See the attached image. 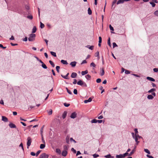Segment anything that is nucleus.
<instances>
[{
	"mask_svg": "<svg viewBox=\"0 0 158 158\" xmlns=\"http://www.w3.org/2000/svg\"><path fill=\"white\" fill-rule=\"evenodd\" d=\"M77 84L78 85H81L82 86L85 87H87V85L84 82V81H83L81 80H80L77 82Z\"/></svg>",
	"mask_w": 158,
	"mask_h": 158,
	"instance_id": "f257e3e1",
	"label": "nucleus"
},
{
	"mask_svg": "<svg viewBox=\"0 0 158 158\" xmlns=\"http://www.w3.org/2000/svg\"><path fill=\"white\" fill-rule=\"evenodd\" d=\"M36 35L34 34H31L30 35V37L28 38V40L29 41H33L35 40V38Z\"/></svg>",
	"mask_w": 158,
	"mask_h": 158,
	"instance_id": "f03ea898",
	"label": "nucleus"
},
{
	"mask_svg": "<svg viewBox=\"0 0 158 158\" xmlns=\"http://www.w3.org/2000/svg\"><path fill=\"white\" fill-rule=\"evenodd\" d=\"M27 148H28L29 147L31 144V139L30 137H28L27 138Z\"/></svg>",
	"mask_w": 158,
	"mask_h": 158,
	"instance_id": "7ed1b4c3",
	"label": "nucleus"
},
{
	"mask_svg": "<svg viewBox=\"0 0 158 158\" xmlns=\"http://www.w3.org/2000/svg\"><path fill=\"white\" fill-rule=\"evenodd\" d=\"M158 1L157 0H152V2H150L149 3L151 4L152 7H154L156 6V4L155 3H157Z\"/></svg>",
	"mask_w": 158,
	"mask_h": 158,
	"instance_id": "20e7f679",
	"label": "nucleus"
},
{
	"mask_svg": "<svg viewBox=\"0 0 158 158\" xmlns=\"http://www.w3.org/2000/svg\"><path fill=\"white\" fill-rule=\"evenodd\" d=\"M48 155L44 153L40 155L39 158H48Z\"/></svg>",
	"mask_w": 158,
	"mask_h": 158,
	"instance_id": "39448f33",
	"label": "nucleus"
},
{
	"mask_svg": "<svg viewBox=\"0 0 158 158\" xmlns=\"http://www.w3.org/2000/svg\"><path fill=\"white\" fill-rule=\"evenodd\" d=\"M77 113L74 112L72 113L70 117L72 118H75L77 117Z\"/></svg>",
	"mask_w": 158,
	"mask_h": 158,
	"instance_id": "423d86ee",
	"label": "nucleus"
},
{
	"mask_svg": "<svg viewBox=\"0 0 158 158\" xmlns=\"http://www.w3.org/2000/svg\"><path fill=\"white\" fill-rule=\"evenodd\" d=\"M137 146L136 144H135V147L134 148H133V149L132 150L131 152L130 153V154H129V156H131L135 152V149L136 148Z\"/></svg>",
	"mask_w": 158,
	"mask_h": 158,
	"instance_id": "0eeeda50",
	"label": "nucleus"
},
{
	"mask_svg": "<svg viewBox=\"0 0 158 158\" xmlns=\"http://www.w3.org/2000/svg\"><path fill=\"white\" fill-rule=\"evenodd\" d=\"M128 0H119L117 2V4L118 5L120 3H123L125 1L127 2Z\"/></svg>",
	"mask_w": 158,
	"mask_h": 158,
	"instance_id": "6e6552de",
	"label": "nucleus"
},
{
	"mask_svg": "<svg viewBox=\"0 0 158 158\" xmlns=\"http://www.w3.org/2000/svg\"><path fill=\"white\" fill-rule=\"evenodd\" d=\"M67 151L66 150H63L62 152V155L65 156L67 155Z\"/></svg>",
	"mask_w": 158,
	"mask_h": 158,
	"instance_id": "1a4fd4ad",
	"label": "nucleus"
},
{
	"mask_svg": "<svg viewBox=\"0 0 158 158\" xmlns=\"http://www.w3.org/2000/svg\"><path fill=\"white\" fill-rule=\"evenodd\" d=\"M2 120L5 122H7L8 121V119L7 118L4 116H2Z\"/></svg>",
	"mask_w": 158,
	"mask_h": 158,
	"instance_id": "9d476101",
	"label": "nucleus"
},
{
	"mask_svg": "<svg viewBox=\"0 0 158 158\" xmlns=\"http://www.w3.org/2000/svg\"><path fill=\"white\" fill-rule=\"evenodd\" d=\"M77 75V74L76 73H73L71 76V77L72 78H76Z\"/></svg>",
	"mask_w": 158,
	"mask_h": 158,
	"instance_id": "9b49d317",
	"label": "nucleus"
},
{
	"mask_svg": "<svg viewBox=\"0 0 158 158\" xmlns=\"http://www.w3.org/2000/svg\"><path fill=\"white\" fill-rule=\"evenodd\" d=\"M9 125L11 128H16V127L15 125L12 123H10Z\"/></svg>",
	"mask_w": 158,
	"mask_h": 158,
	"instance_id": "f8f14e48",
	"label": "nucleus"
},
{
	"mask_svg": "<svg viewBox=\"0 0 158 158\" xmlns=\"http://www.w3.org/2000/svg\"><path fill=\"white\" fill-rule=\"evenodd\" d=\"M100 75L101 76H103L105 73V72L104 69L103 68H102V69L100 68Z\"/></svg>",
	"mask_w": 158,
	"mask_h": 158,
	"instance_id": "ddd939ff",
	"label": "nucleus"
},
{
	"mask_svg": "<svg viewBox=\"0 0 158 158\" xmlns=\"http://www.w3.org/2000/svg\"><path fill=\"white\" fill-rule=\"evenodd\" d=\"M77 62L76 61H73L71 62L70 65L73 67H75Z\"/></svg>",
	"mask_w": 158,
	"mask_h": 158,
	"instance_id": "4468645a",
	"label": "nucleus"
},
{
	"mask_svg": "<svg viewBox=\"0 0 158 158\" xmlns=\"http://www.w3.org/2000/svg\"><path fill=\"white\" fill-rule=\"evenodd\" d=\"M69 73H68L65 76H63V75H61V76L63 78H64V79H69V78H68V75H69Z\"/></svg>",
	"mask_w": 158,
	"mask_h": 158,
	"instance_id": "2eb2a0df",
	"label": "nucleus"
},
{
	"mask_svg": "<svg viewBox=\"0 0 158 158\" xmlns=\"http://www.w3.org/2000/svg\"><path fill=\"white\" fill-rule=\"evenodd\" d=\"M92 98H89L88 100H85L84 102L85 103H86L88 102H90L92 101Z\"/></svg>",
	"mask_w": 158,
	"mask_h": 158,
	"instance_id": "dca6fc26",
	"label": "nucleus"
},
{
	"mask_svg": "<svg viewBox=\"0 0 158 158\" xmlns=\"http://www.w3.org/2000/svg\"><path fill=\"white\" fill-rule=\"evenodd\" d=\"M66 142L67 144H69V137L67 135L65 139Z\"/></svg>",
	"mask_w": 158,
	"mask_h": 158,
	"instance_id": "f3484780",
	"label": "nucleus"
},
{
	"mask_svg": "<svg viewBox=\"0 0 158 158\" xmlns=\"http://www.w3.org/2000/svg\"><path fill=\"white\" fill-rule=\"evenodd\" d=\"M135 142H136V143L135 144L136 145H137L139 143V142L138 141V138H137V135H135Z\"/></svg>",
	"mask_w": 158,
	"mask_h": 158,
	"instance_id": "a211bd4d",
	"label": "nucleus"
},
{
	"mask_svg": "<svg viewBox=\"0 0 158 158\" xmlns=\"http://www.w3.org/2000/svg\"><path fill=\"white\" fill-rule=\"evenodd\" d=\"M67 112L66 111H64L62 114V118L63 119H64L65 118L66 116H67Z\"/></svg>",
	"mask_w": 158,
	"mask_h": 158,
	"instance_id": "6ab92c4d",
	"label": "nucleus"
},
{
	"mask_svg": "<svg viewBox=\"0 0 158 158\" xmlns=\"http://www.w3.org/2000/svg\"><path fill=\"white\" fill-rule=\"evenodd\" d=\"M86 47L88 48L89 49L92 50L94 49V46H90V45H87L85 47Z\"/></svg>",
	"mask_w": 158,
	"mask_h": 158,
	"instance_id": "aec40b11",
	"label": "nucleus"
},
{
	"mask_svg": "<svg viewBox=\"0 0 158 158\" xmlns=\"http://www.w3.org/2000/svg\"><path fill=\"white\" fill-rule=\"evenodd\" d=\"M147 80H149L152 81H155V80L154 78H153L149 77H147Z\"/></svg>",
	"mask_w": 158,
	"mask_h": 158,
	"instance_id": "412c9836",
	"label": "nucleus"
},
{
	"mask_svg": "<svg viewBox=\"0 0 158 158\" xmlns=\"http://www.w3.org/2000/svg\"><path fill=\"white\" fill-rule=\"evenodd\" d=\"M116 156L117 158H124L123 155L122 154H120L119 155H116Z\"/></svg>",
	"mask_w": 158,
	"mask_h": 158,
	"instance_id": "4be33fe9",
	"label": "nucleus"
},
{
	"mask_svg": "<svg viewBox=\"0 0 158 158\" xmlns=\"http://www.w3.org/2000/svg\"><path fill=\"white\" fill-rule=\"evenodd\" d=\"M85 77L87 80H90L91 79V77L90 75L87 74L85 75Z\"/></svg>",
	"mask_w": 158,
	"mask_h": 158,
	"instance_id": "5701e85b",
	"label": "nucleus"
},
{
	"mask_svg": "<svg viewBox=\"0 0 158 158\" xmlns=\"http://www.w3.org/2000/svg\"><path fill=\"white\" fill-rule=\"evenodd\" d=\"M61 63L64 64H68L67 61L62 60H61Z\"/></svg>",
	"mask_w": 158,
	"mask_h": 158,
	"instance_id": "b1692460",
	"label": "nucleus"
},
{
	"mask_svg": "<svg viewBox=\"0 0 158 158\" xmlns=\"http://www.w3.org/2000/svg\"><path fill=\"white\" fill-rule=\"evenodd\" d=\"M88 73V71L87 70H86L85 71H82L81 72V74L82 75H84L86 74H87Z\"/></svg>",
	"mask_w": 158,
	"mask_h": 158,
	"instance_id": "393cba45",
	"label": "nucleus"
},
{
	"mask_svg": "<svg viewBox=\"0 0 158 158\" xmlns=\"http://www.w3.org/2000/svg\"><path fill=\"white\" fill-rule=\"evenodd\" d=\"M37 29L36 26H34L32 30V33H34L36 32V31Z\"/></svg>",
	"mask_w": 158,
	"mask_h": 158,
	"instance_id": "a878e982",
	"label": "nucleus"
},
{
	"mask_svg": "<svg viewBox=\"0 0 158 158\" xmlns=\"http://www.w3.org/2000/svg\"><path fill=\"white\" fill-rule=\"evenodd\" d=\"M153 98V97L151 95H148L147 96V98L149 99H152Z\"/></svg>",
	"mask_w": 158,
	"mask_h": 158,
	"instance_id": "bb28decb",
	"label": "nucleus"
},
{
	"mask_svg": "<svg viewBox=\"0 0 158 158\" xmlns=\"http://www.w3.org/2000/svg\"><path fill=\"white\" fill-rule=\"evenodd\" d=\"M42 67L44 69H47V66L46 65V64H44V63H43L42 65H41Z\"/></svg>",
	"mask_w": 158,
	"mask_h": 158,
	"instance_id": "cd10ccee",
	"label": "nucleus"
},
{
	"mask_svg": "<svg viewBox=\"0 0 158 158\" xmlns=\"http://www.w3.org/2000/svg\"><path fill=\"white\" fill-rule=\"evenodd\" d=\"M45 146V143L44 144H40V148L41 149H43L44 148Z\"/></svg>",
	"mask_w": 158,
	"mask_h": 158,
	"instance_id": "c85d7f7f",
	"label": "nucleus"
},
{
	"mask_svg": "<svg viewBox=\"0 0 158 158\" xmlns=\"http://www.w3.org/2000/svg\"><path fill=\"white\" fill-rule=\"evenodd\" d=\"M88 14L89 15H91L92 13L91 10L90 9V8H89L88 10Z\"/></svg>",
	"mask_w": 158,
	"mask_h": 158,
	"instance_id": "c756f323",
	"label": "nucleus"
},
{
	"mask_svg": "<svg viewBox=\"0 0 158 158\" xmlns=\"http://www.w3.org/2000/svg\"><path fill=\"white\" fill-rule=\"evenodd\" d=\"M56 153H58L59 154H60L61 153V151L60 149L58 148L56 149Z\"/></svg>",
	"mask_w": 158,
	"mask_h": 158,
	"instance_id": "7c9ffc66",
	"label": "nucleus"
},
{
	"mask_svg": "<svg viewBox=\"0 0 158 158\" xmlns=\"http://www.w3.org/2000/svg\"><path fill=\"white\" fill-rule=\"evenodd\" d=\"M64 150H68V146L67 145H64L63 146Z\"/></svg>",
	"mask_w": 158,
	"mask_h": 158,
	"instance_id": "2f4dec72",
	"label": "nucleus"
},
{
	"mask_svg": "<svg viewBox=\"0 0 158 158\" xmlns=\"http://www.w3.org/2000/svg\"><path fill=\"white\" fill-rule=\"evenodd\" d=\"M51 54L54 57H56V53L53 52H50Z\"/></svg>",
	"mask_w": 158,
	"mask_h": 158,
	"instance_id": "473e14b6",
	"label": "nucleus"
},
{
	"mask_svg": "<svg viewBox=\"0 0 158 158\" xmlns=\"http://www.w3.org/2000/svg\"><path fill=\"white\" fill-rule=\"evenodd\" d=\"M156 90V89H155L153 88V89H151L149 90L148 91V92L149 93H151V92H152L155 91Z\"/></svg>",
	"mask_w": 158,
	"mask_h": 158,
	"instance_id": "72a5a7b5",
	"label": "nucleus"
},
{
	"mask_svg": "<svg viewBox=\"0 0 158 158\" xmlns=\"http://www.w3.org/2000/svg\"><path fill=\"white\" fill-rule=\"evenodd\" d=\"M107 44L108 45L110 46L111 47V43H110V37L109 38L108 40V42H107Z\"/></svg>",
	"mask_w": 158,
	"mask_h": 158,
	"instance_id": "f704fd0d",
	"label": "nucleus"
},
{
	"mask_svg": "<svg viewBox=\"0 0 158 158\" xmlns=\"http://www.w3.org/2000/svg\"><path fill=\"white\" fill-rule=\"evenodd\" d=\"M49 62L52 67H54L55 66V64L51 60H49Z\"/></svg>",
	"mask_w": 158,
	"mask_h": 158,
	"instance_id": "c9c22d12",
	"label": "nucleus"
},
{
	"mask_svg": "<svg viewBox=\"0 0 158 158\" xmlns=\"http://www.w3.org/2000/svg\"><path fill=\"white\" fill-rule=\"evenodd\" d=\"M144 151L146 152L147 153H148V154H150V152L147 149H144Z\"/></svg>",
	"mask_w": 158,
	"mask_h": 158,
	"instance_id": "e433bc0d",
	"label": "nucleus"
},
{
	"mask_svg": "<svg viewBox=\"0 0 158 158\" xmlns=\"http://www.w3.org/2000/svg\"><path fill=\"white\" fill-rule=\"evenodd\" d=\"M60 69V67L59 66H57L56 67V69L58 73L59 72V69Z\"/></svg>",
	"mask_w": 158,
	"mask_h": 158,
	"instance_id": "4c0bfd02",
	"label": "nucleus"
},
{
	"mask_svg": "<svg viewBox=\"0 0 158 158\" xmlns=\"http://www.w3.org/2000/svg\"><path fill=\"white\" fill-rule=\"evenodd\" d=\"M91 122L92 123H96L97 122V120L96 119H94L91 120Z\"/></svg>",
	"mask_w": 158,
	"mask_h": 158,
	"instance_id": "58836bf2",
	"label": "nucleus"
},
{
	"mask_svg": "<svg viewBox=\"0 0 158 158\" xmlns=\"http://www.w3.org/2000/svg\"><path fill=\"white\" fill-rule=\"evenodd\" d=\"M154 14L156 16H158V10L155 11L154 13Z\"/></svg>",
	"mask_w": 158,
	"mask_h": 158,
	"instance_id": "ea45409f",
	"label": "nucleus"
},
{
	"mask_svg": "<svg viewBox=\"0 0 158 158\" xmlns=\"http://www.w3.org/2000/svg\"><path fill=\"white\" fill-rule=\"evenodd\" d=\"M117 1V0H114V1H113V2H112V8L114 6V5L115 4Z\"/></svg>",
	"mask_w": 158,
	"mask_h": 158,
	"instance_id": "a19ab883",
	"label": "nucleus"
},
{
	"mask_svg": "<svg viewBox=\"0 0 158 158\" xmlns=\"http://www.w3.org/2000/svg\"><path fill=\"white\" fill-rule=\"evenodd\" d=\"M90 66H93L94 67H95L96 65L94 62H92L90 64Z\"/></svg>",
	"mask_w": 158,
	"mask_h": 158,
	"instance_id": "79ce46f5",
	"label": "nucleus"
},
{
	"mask_svg": "<svg viewBox=\"0 0 158 158\" xmlns=\"http://www.w3.org/2000/svg\"><path fill=\"white\" fill-rule=\"evenodd\" d=\"M44 27V24L42 23L41 22H40V27L41 28H43Z\"/></svg>",
	"mask_w": 158,
	"mask_h": 158,
	"instance_id": "37998d69",
	"label": "nucleus"
},
{
	"mask_svg": "<svg viewBox=\"0 0 158 158\" xmlns=\"http://www.w3.org/2000/svg\"><path fill=\"white\" fill-rule=\"evenodd\" d=\"M27 18L31 20L33 19V16L32 15H29L27 16Z\"/></svg>",
	"mask_w": 158,
	"mask_h": 158,
	"instance_id": "c03bdc74",
	"label": "nucleus"
},
{
	"mask_svg": "<svg viewBox=\"0 0 158 158\" xmlns=\"http://www.w3.org/2000/svg\"><path fill=\"white\" fill-rule=\"evenodd\" d=\"M73 93L75 94H77V90L76 89H74L73 90Z\"/></svg>",
	"mask_w": 158,
	"mask_h": 158,
	"instance_id": "a18cd8bd",
	"label": "nucleus"
},
{
	"mask_svg": "<svg viewBox=\"0 0 158 158\" xmlns=\"http://www.w3.org/2000/svg\"><path fill=\"white\" fill-rule=\"evenodd\" d=\"M102 41V38L101 36L99 37V43H101Z\"/></svg>",
	"mask_w": 158,
	"mask_h": 158,
	"instance_id": "49530a36",
	"label": "nucleus"
},
{
	"mask_svg": "<svg viewBox=\"0 0 158 158\" xmlns=\"http://www.w3.org/2000/svg\"><path fill=\"white\" fill-rule=\"evenodd\" d=\"M134 131H135V135H137V133H138V131L137 129L135 128V129H134Z\"/></svg>",
	"mask_w": 158,
	"mask_h": 158,
	"instance_id": "de8ad7c7",
	"label": "nucleus"
},
{
	"mask_svg": "<svg viewBox=\"0 0 158 158\" xmlns=\"http://www.w3.org/2000/svg\"><path fill=\"white\" fill-rule=\"evenodd\" d=\"M99 56V52L97 51V52L95 53V56L96 57H98Z\"/></svg>",
	"mask_w": 158,
	"mask_h": 158,
	"instance_id": "09e8293b",
	"label": "nucleus"
},
{
	"mask_svg": "<svg viewBox=\"0 0 158 158\" xmlns=\"http://www.w3.org/2000/svg\"><path fill=\"white\" fill-rule=\"evenodd\" d=\"M64 106H65V107H68L69 106H70L69 104L67 103H64Z\"/></svg>",
	"mask_w": 158,
	"mask_h": 158,
	"instance_id": "8fccbe9b",
	"label": "nucleus"
},
{
	"mask_svg": "<svg viewBox=\"0 0 158 158\" xmlns=\"http://www.w3.org/2000/svg\"><path fill=\"white\" fill-rule=\"evenodd\" d=\"M101 80L100 78H98L96 80V82L98 83H99L101 82Z\"/></svg>",
	"mask_w": 158,
	"mask_h": 158,
	"instance_id": "3c124183",
	"label": "nucleus"
},
{
	"mask_svg": "<svg viewBox=\"0 0 158 158\" xmlns=\"http://www.w3.org/2000/svg\"><path fill=\"white\" fill-rule=\"evenodd\" d=\"M129 154L128 152H127L123 154V156L124 158L126 156H127Z\"/></svg>",
	"mask_w": 158,
	"mask_h": 158,
	"instance_id": "603ef678",
	"label": "nucleus"
},
{
	"mask_svg": "<svg viewBox=\"0 0 158 158\" xmlns=\"http://www.w3.org/2000/svg\"><path fill=\"white\" fill-rule=\"evenodd\" d=\"M104 157L106 158H110L111 157V155L110 154H108L105 156Z\"/></svg>",
	"mask_w": 158,
	"mask_h": 158,
	"instance_id": "864d4df0",
	"label": "nucleus"
},
{
	"mask_svg": "<svg viewBox=\"0 0 158 158\" xmlns=\"http://www.w3.org/2000/svg\"><path fill=\"white\" fill-rule=\"evenodd\" d=\"M93 156L94 158H96L99 156V155L96 154H95L93 155Z\"/></svg>",
	"mask_w": 158,
	"mask_h": 158,
	"instance_id": "5fc2aeb1",
	"label": "nucleus"
},
{
	"mask_svg": "<svg viewBox=\"0 0 158 158\" xmlns=\"http://www.w3.org/2000/svg\"><path fill=\"white\" fill-rule=\"evenodd\" d=\"M70 140L71 142L73 141L75 143L77 142L75 140L73 139L72 138H70Z\"/></svg>",
	"mask_w": 158,
	"mask_h": 158,
	"instance_id": "6e6d98bb",
	"label": "nucleus"
},
{
	"mask_svg": "<svg viewBox=\"0 0 158 158\" xmlns=\"http://www.w3.org/2000/svg\"><path fill=\"white\" fill-rule=\"evenodd\" d=\"M113 48H115V47H117L118 46L116 44V43H115L114 42L113 43Z\"/></svg>",
	"mask_w": 158,
	"mask_h": 158,
	"instance_id": "4d7b16f0",
	"label": "nucleus"
},
{
	"mask_svg": "<svg viewBox=\"0 0 158 158\" xmlns=\"http://www.w3.org/2000/svg\"><path fill=\"white\" fill-rule=\"evenodd\" d=\"M41 151L40 150H39V151H38L37 152H36V156H38V155H39V154L41 152Z\"/></svg>",
	"mask_w": 158,
	"mask_h": 158,
	"instance_id": "13d9d810",
	"label": "nucleus"
},
{
	"mask_svg": "<svg viewBox=\"0 0 158 158\" xmlns=\"http://www.w3.org/2000/svg\"><path fill=\"white\" fill-rule=\"evenodd\" d=\"M110 28V30L113 31L114 30L113 27L111 26V25H110L109 26Z\"/></svg>",
	"mask_w": 158,
	"mask_h": 158,
	"instance_id": "bf43d9fd",
	"label": "nucleus"
},
{
	"mask_svg": "<svg viewBox=\"0 0 158 158\" xmlns=\"http://www.w3.org/2000/svg\"><path fill=\"white\" fill-rule=\"evenodd\" d=\"M26 9L27 10H29L30 9L29 6L28 5H26L25 6Z\"/></svg>",
	"mask_w": 158,
	"mask_h": 158,
	"instance_id": "052dcab7",
	"label": "nucleus"
},
{
	"mask_svg": "<svg viewBox=\"0 0 158 158\" xmlns=\"http://www.w3.org/2000/svg\"><path fill=\"white\" fill-rule=\"evenodd\" d=\"M153 71L155 72H158V68H154L153 69Z\"/></svg>",
	"mask_w": 158,
	"mask_h": 158,
	"instance_id": "680f3d73",
	"label": "nucleus"
},
{
	"mask_svg": "<svg viewBox=\"0 0 158 158\" xmlns=\"http://www.w3.org/2000/svg\"><path fill=\"white\" fill-rule=\"evenodd\" d=\"M52 114V109H50V111L48 112V114L49 115H50Z\"/></svg>",
	"mask_w": 158,
	"mask_h": 158,
	"instance_id": "e2e57ef3",
	"label": "nucleus"
},
{
	"mask_svg": "<svg viewBox=\"0 0 158 158\" xmlns=\"http://www.w3.org/2000/svg\"><path fill=\"white\" fill-rule=\"evenodd\" d=\"M125 73L126 74H129L130 73V71L127 70H125Z\"/></svg>",
	"mask_w": 158,
	"mask_h": 158,
	"instance_id": "0e129e2a",
	"label": "nucleus"
},
{
	"mask_svg": "<svg viewBox=\"0 0 158 158\" xmlns=\"http://www.w3.org/2000/svg\"><path fill=\"white\" fill-rule=\"evenodd\" d=\"M71 151L72 152H73L74 153H76V150L75 149H74L73 148H72L71 149Z\"/></svg>",
	"mask_w": 158,
	"mask_h": 158,
	"instance_id": "69168bd1",
	"label": "nucleus"
},
{
	"mask_svg": "<svg viewBox=\"0 0 158 158\" xmlns=\"http://www.w3.org/2000/svg\"><path fill=\"white\" fill-rule=\"evenodd\" d=\"M0 47L1 48L3 49H5L6 48V47H4L3 46V45L2 44H0Z\"/></svg>",
	"mask_w": 158,
	"mask_h": 158,
	"instance_id": "338daca9",
	"label": "nucleus"
},
{
	"mask_svg": "<svg viewBox=\"0 0 158 158\" xmlns=\"http://www.w3.org/2000/svg\"><path fill=\"white\" fill-rule=\"evenodd\" d=\"M30 154L32 156H35L36 155V154L33 152H31L30 153Z\"/></svg>",
	"mask_w": 158,
	"mask_h": 158,
	"instance_id": "774afa93",
	"label": "nucleus"
}]
</instances>
